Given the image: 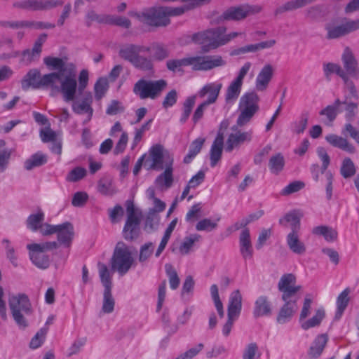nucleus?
Masks as SVG:
<instances>
[{"instance_id":"24","label":"nucleus","mask_w":359,"mask_h":359,"mask_svg":"<svg viewBox=\"0 0 359 359\" xmlns=\"http://www.w3.org/2000/svg\"><path fill=\"white\" fill-rule=\"evenodd\" d=\"M342 61L344 67L346 69V75L358 78L359 76V69L358 68V63L348 48H346L342 55Z\"/></svg>"},{"instance_id":"56","label":"nucleus","mask_w":359,"mask_h":359,"mask_svg":"<svg viewBox=\"0 0 359 359\" xmlns=\"http://www.w3.org/2000/svg\"><path fill=\"white\" fill-rule=\"evenodd\" d=\"M86 170L82 167H76L67 175L66 180L70 182H76L86 177Z\"/></svg>"},{"instance_id":"43","label":"nucleus","mask_w":359,"mask_h":359,"mask_svg":"<svg viewBox=\"0 0 359 359\" xmlns=\"http://www.w3.org/2000/svg\"><path fill=\"white\" fill-rule=\"evenodd\" d=\"M41 0H18L13 2V6L15 8L40 11Z\"/></svg>"},{"instance_id":"64","label":"nucleus","mask_w":359,"mask_h":359,"mask_svg":"<svg viewBox=\"0 0 359 359\" xmlns=\"http://www.w3.org/2000/svg\"><path fill=\"white\" fill-rule=\"evenodd\" d=\"M105 22L124 28H128L131 25L130 21L128 18L121 16H109Z\"/></svg>"},{"instance_id":"26","label":"nucleus","mask_w":359,"mask_h":359,"mask_svg":"<svg viewBox=\"0 0 359 359\" xmlns=\"http://www.w3.org/2000/svg\"><path fill=\"white\" fill-rule=\"evenodd\" d=\"M271 314V304L266 296L262 295L257 298L253 309L255 318L269 316Z\"/></svg>"},{"instance_id":"11","label":"nucleus","mask_w":359,"mask_h":359,"mask_svg":"<svg viewBox=\"0 0 359 359\" xmlns=\"http://www.w3.org/2000/svg\"><path fill=\"white\" fill-rule=\"evenodd\" d=\"M141 22L152 27H166L170 23L167 18L164 6L151 7L138 15Z\"/></svg>"},{"instance_id":"29","label":"nucleus","mask_w":359,"mask_h":359,"mask_svg":"<svg viewBox=\"0 0 359 359\" xmlns=\"http://www.w3.org/2000/svg\"><path fill=\"white\" fill-rule=\"evenodd\" d=\"M326 141L334 147L346 151L350 154L355 151V147L348 141L341 136L335 134H330L325 137Z\"/></svg>"},{"instance_id":"34","label":"nucleus","mask_w":359,"mask_h":359,"mask_svg":"<svg viewBox=\"0 0 359 359\" xmlns=\"http://www.w3.org/2000/svg\"><path fill=\"white\" fill-rule=\"evenodd\" d=\"M46 162L47 156L39 151L32 155L25 161L24 167L27 170H31L34 168L44 165Z\"/></svg>"},{"instance_id":"17","label":"nucleus","mask_w":359,"mask_h":359,"mask_svg":"<svg viewBox=\"0 0 359 359\" xmlns=\"http://www.w3.org/2000/svg\"><path fill=\"white\" fill-rule=\"evenodd\" d=\"M260 11L261 7L259 6L243 5L226 10L223 13V18L225 20H240L250 15L258 13Z\"/></svg>"},{"instance_id":"60","label":"nucleus","mask_w":359,"mask_h":359,"mask_svg":"<svg viewBox=\"0 0 359 359\" xmlns=\"http://www.w3.org/2000/svg\"><path fill=\"white\" fill-rule=\"evenodd\" d=\"M304 183L301 181H294L283 189L280 194L282 196L290 195L300 191L304 187Z\"/></svg>"},{"instance_id":"16","label":"nucleus","mask_w":359,"mask_h":359,"mask_svg":"<svg viewBox=\"0 0 359 359\" xmlns=\"http://www.w3.org/2000/svg\"><path fill=\"white\" fill-rule=\"evenodd\" d=\"M329 39H337L359 29V18L348 20L339 25H327L325 27Z\"/></svg>"},{"instance_id":"7","label":"nucleus","mask_w":359,"mask_h":359,"mask_svg":"<svg viewBox=\"0 0 359 359\" xmlns=\"http://www.w3.org/2000/svg\"><path fill=\"white\" fill-rule=\"evenodd\" d=\"M259 96L255 92H249L243 95L239 102L241 113L236 123L242 127L249 123L255 114L259 110Z\"/></svg>"},{"instance_id":"35","label":"nucleus","mask_w":359,"mask_h":359,"mask_svg":"<svg viewBox=\"0 0 359 359\" xmlns=\"http://www.w3.org/2000/svg\"><path fill=\"white\" fill-rule=\"evenodd\" d=\"M350 294L349 288H346L343 290L337 299V311L335 313V319H339L345 309H346L348 302L349 297L348 295Z\"/></svg>"},{"instance_id":"4","label":"nucleus","mask_w":359,"mask_h":359,"mask_svg":"<svg viewBox=\"0 0 359 359\" xmlns=\"http://www.w3.org/2000/svg\"><path fill=\"white\" fill-rule=\"evenodd\" d=\"M168 83L164 79H139L133 86V92L140 100H156L166 88Z\"/></svg>"},{"instance_id":"50","label":"nucleus","mask_w":359,"mask_h":359,"mask_svg":"<svg viewBox=\"0 0 359 359\" xmlns=\"http://www.w3.org/2000/svg\"><path fill=\"white\" fill-rule=\"evenodd\" d=\"M152 123V119L149 120L140 128H135L134 130V137L133 141L132 148L135 147L137 144L142 140L146 131L149 130Z\"/></svg>"},{"instance_id":"63","label":"nucleus","mask_w":359,"mask_h":359,"mask_svg":"<svg viewBox=\"0 0 359 359\" xmlns=\"http://www.w3.org/2000/svg\"><path fill=\"white\" fill-rule=\"evenodd\" d=\"M300 8L301 6L299 0H292L277 8L275 11V15H277L285 12L292 11Z\"/></svg>"},{"instance_id":"47","label":"nucleus","mask_w":359,"mask_h":359,"mask_svg":"<svg viewBox=\"0 0 359 359\" xmlns=\"http://www.w3.org/2000/svg\"><path fill=\"white\" fill-rule=\"evenodd\" d=\"M308 121V112L302 113L299 119L292 123V131L297 134L303 133L307 127Z\"/></svg>"},{"instance_id":"59","label":"nucleus","mask_w":359,"mask_h":359,"mask_svg":"<svg viewBox=\"0 0 359 359\" xmlns=\"http://www.w3.org/2000/svg\"><path fill=\"white\" fill-rule=\"evenodd\" d=\"M97 189L100 193L104 195H112L115 193L111 181L108 179H102L99 181Z\"/></svg>"},{"instance_id":"1","label":"nucleus","mask_w":359,"mask_h":359,"mask_svg":"<svg viewBox=\"0 0 359 359\" xmlns=\"http://www.w3.org/2000/svg\"><path fill=\"white\" fill-rule=\"evenodd\" d=\"M44 64L58 74L55 81V92L60 93L65 102H69L75 97L77 88V74L76 66L73 63H66L62 58L46 57L43 59Z\"/></svg>"},{"instance_id":"31","label":"nucleus","mask_w":359,"mask_h":359,"mask_svg":"<svg viewBox=\"0 0 359 359\" xmlns=\"http://www.w3.org/2000/svg\"><path fill=\"white\" fill-rule=\"evenodd\" d=\"M287 244L290 250L297 255H302L306 252L304 243L300 241L299 232H290L287 236Z\"/></svg>"},{"instance_id":"51","label":"nucleus","mask_w":359,"mask_h":359,"mask_svg":"<svg viewBox=\"0 0 359 359\" xmlns=\"http://www.w3.org/2000/svg\"><path fill=\"white\" fill-rule=\"evenodd\" d=\"M149 48L152 53V58L156 60H163L169 56V52L166 48L160 44L153 45Z\"/></svg>"},{"instance_id":"22","label":"nucleus","mask_w":359,"mask_h":359,"mask_svg":"<svg viewBox=\"0 0 359 359\" xmlns=\"http://www.w3.org/2000/svg\"><path fill=\"white\" fill-rule=\"evenodd\" d=\"M273 67L271 65H265L260 70L255 80V88L258 91H264L273 75Z\"/></svg>"},{"instance_id":"19","label":"nucleus","mask_w":359,"mask_h":359,"mask_svg":"<svg viewBox=\"0 0 359 359\" xmlns=\"http://www.w3.org/2000/svg\"><path fill=\"white\" fill-rule=\"evenodd\" d=\"M222 88V83L221 82L208 83L198 92V95L201 98L206 97L207 98L204 102L210 105L216 102Z\"/></svg>"},{"instance_id":"44","label":"nucleus","mask_w":359,"mask_h":359,"mask_svg":"<svg viewBox=\"0 0 359 359\" xmlns=\"http://www.w3.org/2000/svg\"><path fill=\"white\" fill-rule=\"evenodd\" d=\"M341 104V101L337 98L332 105L327 106L320 111V114L325 116L330 121H333L339 111V107Z\"/></svg>"},{"instance_id":"21","label":"nucleus","mask_w":359,"mask_h":359,"mask_svg":"<svg viewBox=\"0 0 359 359\" xmlns=\"http://www.w3.org/2000/svg\"><path fill=\"white\" fill-rule=\"evenodd\" d=\"M56 233L59 243L67 248L71 246L74 236V229L70 222L58 224Z\"/></svg>"},{"instance_id":"2","label":"nucleus","mask_w":359,"mask_h":359,"mask_svg":"<svg viewBox=\"0 0 359 359\" xmlns=\"http://www.w3.org/2000/svg\"><path fill=\"white\" fill-rule=\"evenodd\" d=\"M278 288L281 292L282 300L285 302L277 316V322L285 324L290 320L297 310V302L301 295L299 292L302 286L296 285V277L292 273H286L281 276Z\"/></svg>"},{"instance_id":"40","label":"nucleus","mask_w":359,"mask_h":359,"mask_svg":"<svg viewBox=\"0 0 359 359\" xmlns=\"http://www.w3.org/2000/svg\"><path fill=\"white\" fill-rule=\"evenodd\" d=\"M205 142V139L199 137L196 139L190 145L188 154L184 158L185 163H189L192 159L201 151Z\"/></svg>"},{"instance_id":"36","label":"nucleus","mask_w":359,"mask_h":359,"mask_svg":"<svg viewBox=\"0 0 359 359\" xmlns=\"http://www.w3.org/2000/svg\"><path fill=\"white\" fill-rule=\"evenodd\" d=\"M312 233L316 236H322L327 242H332L337 238V232L332 227L320 225L312 229Z\"/></svg>"},{"instance_id":"48","label":"nucleus","mask_w":359,"mask_h":359,"mask_svg":"<svg viewBox=\"0 0 359 359\" xmlns=\"http://www.w3.org/2000/svg\"><path fill=\"white\" fill-rule=\"evenodd\" d=\"M196 97V95L190 96L185 100L183 104V112L180 119L182 123H184L188 120L195 104Z\"/></svg>"},{"instance_id":"6","label":"nucleus","mask_w":359,"mask_h":359,"mask_svg":"<svg viewBox=\"0 0 359 359\" xmlns=\"http://www.w3.org/2000/svg\"><path fill=\"white\" fill-rule=\"evenodd\" d=\"M8 304L16 324L20 328L26 327L27 322L25 316L31 313V304L27 296L24 294L13 295L9 298Z\"/></svg>"},{"instance_id":"27","label":"nucleus","mask_w":359,"mask_h":359,"mask_svg":"<svg viewBox=\"0 0 359 359\" xmlns=\"http://www.w3.org/2000/svg\"><path fill=\"white\" fill-rule=\"evenodd\" d=\"M224 146V137L218 133L215 137L210 151V166L214 168L220 161Z\"/></svg>"},{"instance_id":"42","label":"nucleus","mask_w":359,"mask_h":359,"mask_svg":"<svg viewBox=\"0 0 359 359\" xmlns=\"http://www.w3.org/2000/svg\"><path fill=\"white\" fill-rule=\"evenodd\" d=\"M284 165L285 159L280 153L272 156L269 159V167L271 172L273 174L278 175L283 170Z\"/></svg>"},{"instance_id":"13","label":"nucleus","mask_w":359,"mask_h":359,"mask_svg":"<svg viewBox=\"0 0 359 359\" xmlns=\"http://www.w3.org/2000/svg\"><path fill=\"white\" fill-rule=\"evenodd\" d=\"M81 94L80 99H76V97L72 104V109L76 114L78 115H86V118L83 121V124L85 125L88 123L93 115V108L92 107L93 99L91 93L85 92ZM76 94L75 95V96Z\"/></svg>"},{"instance_id":"41","label":"nucleus","mask_w":359,"mask_h":359,"mask_svg":"<svg viewBox=\"0 0 359 359\" xmlns=\"http://www.w3.org/2000/svg\"><path fill=\"white\" fill-rule=\"evenodd\" d=\"M44 220V213L41 210H39L36 214L30 215L27 220V227L32 231H36L43 224Z\"/></svg>"},{"instance_id":"14","label":"nucleus","mask_w":359,"mask_h":359,"mask_svg":"<svg viewBox=\"0 0 359 359\" xmlns=\"http://www.w3.org/2000/svg\"><path fill=\"white\" fill-rule=\"evenodd\" d=\"M238 126L236 124L231 127L232 132L229 135L226 142L225 150L227 152H231L234 149H238L241 144L249 143L252 140V129L243 131L238 128Z\"/></svg>"},{"instance_id":"30","label":"nucleus","mask_w":359,"mask_h":359,"mask_svg":"<svg viewBox=\"0 0 359 359\" xmlns=\"http://www.w3.org/2000/svg\"><path fill=\"white\" fill-rule=\"evenodd\" d=\"M212 29H207L204 32L194 34L192 36V40L196 43L202 46V50L203 52H208L212 48Z\"/></svg>"},{"instance_id":"18","label":"nucleus","mask_w":359,"mask_h":359,"mask_svg":"<svg viewBox=\"0 0 359 359\" xmlns=\"http://www.w3.org/2000/svg\"><path fill=\"white\" fill-rule=\"evenodd\" d=\"M226 28L225 27H218L212 29V48H217L221 46L225 45L236 37L241 36L244 34L243 32H233L229 34H226Z\"/></svg>"},{"instance_id":"38","label":"nucleus","mask_w":359,"mask_h":359,"mask_svg":"<svg viewBox=\"0 0 359 359\" xmlns=\"http://www.w3.org/2000/svg\"><path fill=\"white\" fill-rule=\"evenodd\" d=\"M201 236L197 233H193L184 238V241L179 247V252L181 255H187L191 250L194 244L199 242Z\"/></svg>"},{"instance_id":"25","label":"nucleus","mask_w":359,"mask_h":359,"mask_svg":"<svg viewBox=\"0 0 359 359\" xmlns=\"http://www.w3.org/2000/svg\"><path fill=\"white\" fill-rule=\"evenodd\" d=\"M242 309V295L239 290L232 292L228 304V317L238 318Z\"/></svg>"},{"instance_id":"33","label":"nucleus","mask_w":359,"mask_h":359,"mask_svg":"<svg viewBox=\"0 0 359 359\" xmlns=\"http://www.w3.org/2000/svg\"><path fill=\"white\" fill-rule=\"evenodd\" d=\"M98 266V272L99 276L100 278V281L104 286V290H111L112 287V275L113 271H111L108 266L103 264L99 262L97 264Z\"/></svg>"},{"instance_id":"10","label":"nucleus","mask_w":359,"mask_h":359,"mask_svg":"<svg viewBox=\"0 0 359 359\" xmlns=\"http://www.w3.org/2000/svg\"><path fill=\"white\" fill-rule=\"evenodd\" d=\"M189 64L194 71L207 72L225 66L226 61L219 55H204L189 57Z\"/></svg>"},{"instance_id":"8","label":"nucleus","mask_w":359,"mask_h":359,"mask_svg":"<svg viewBox=\"0 0 359 359\" xmlns=\"http://www.w3.org/2000/svg\"><path fill=\"white\" fill-rule=\"evenodd\" d=\"M131 252L123 243H118L111 260L112 270L121 276L125 275L133 264Z\"/></svg>"},{"instance_id":"46","label":"nucleus","mask_w":359,"mask_h":359,"mask_svg":"<svg viewBox=\"0 0 359 359\" xmlns=\"http://www.w3.org/2000/svg\"><path fill=\"white\" fill-rule=\"evenodd\" d=\"M115 306V300L111 294V290H104L103 302L102 311L104 313H111L113 312Z\"/></svg>"},{"instance_id":"15","label":"nucleus","mask_w":359,"mask_h":359,"mask_svg":"<svg viewBox=\"0 0 359 359\" xmlns=\"http://www.w3.org/2000/svg\"><path fill=\"white\" fill-rule=\"evenodd\" d=\"M165 156L166 153L163 145H153L149 150V156L145 158L144 166L147 170H161L163 168V163Z\"/></svg>"},{"instance_id":"53","label":"nucleus","mask_w":359,"mask_h":359,"mask_svg":"<svg viewBox=\"0 0 359 359\" xmlns=\"http://www.w3.org/2000/svg\"><path fill=\"white\" fill-rule=\"evenodd\" d=\"M132 65L135 68H137L142 71H151L154 67L151 59L140 56V55L137 56V57L135 59V60Z\"/></svg>"},{"instance_id":"62","label":"nucleus","mask_w":359,"mask_h":359,"mask_svg":"<svg viewBox=\"0 0 359 359\" xmlns=\"http://www.w3.org/2000/svg\"><path fill=\"white\" fill-rule=\"evenodd\" d=\"M219 220V219H217V221L214 222L208 218L201 219L196 224V229L197 231H210L217 226V222Z\"/></svg>"},{"instance_id":"57","label":"nucleus","mask_w":359,"mask_h":359,"mask_svg":"<svg viewBox=\"0 0 359 359\" xmlns=\"http://www.w3.org/2000/svg\"><path fill=\"white\" fill-rule=\"evenodd\" d=\"M191 8L192 6L189 5H183L179 7L164 6L165 15L168 18L170 17L180 16Z\"/></svg>"},{"instance_id":"58","label":"nucleus","mask_w":359,"mask_h":359,"mask_svg":"<svg viewBox=\"0 0 359 359\" xmlns=\"http://www.w3.org/2000/svg\"><path fill=\"white\" fill-rule=\"evenodd\" d=\"M166 66L170 71H180L182 67L189 66V57L182 59L169 60L166 62Z\"/></svg>"},{"instance_id":"45","label":"nucleus","mask_w":359,"mask_h":359,"mask_svg":"<svg viewBox=\"0 0 359 359\" xmlns=\"http://www.w3.org/2000/svg\"><path fill=\"white\" fill-rule=\"evenodd\" d=\"M323 71L327 79H329L333 74H336L343 79H346V74L345 71L337 64L331 62L324 64Z\"/></svg>"},{"instance_id":"32","label":"nucleus","mask_w":359,"mask_h":359,"mask_svg":"<svg viewBox=\"0 0 359 359\" xmlns=\"http://www.w3.org/2000/svg\"><path fill=\"white\" fill-rule=\"evenodd\" d=\"M279 224L285 227L290 226L291 232H299L300 229V217L296 212H290L279 219Z\"/></svg>"},{"instance_id":"5","label":"nucleus","mask_w":359,"mask_h":359,"mask_svg":"<svg viewBox=\"0 0 359 359\" xmlns=\"http://www.w3.org/2000/svg\"><path fill=\"white\" fill-rule=\"evenodd\" d=\"M57 248L58 243L56 241L27 245L32 262L41 269H46L50 266V257L46 254V252L57 249Z\"/></svg>"},{"instance_id":"39","label":"nucleus","mask_w":359,"mask_h":359,"mask_svg":"<svg viewBox=\"0 0 359 359\" xmlns=\"http://www.w3.org/2000/svg\"><path fill=\"white\" fill-rule=\"evenodd\" d=\"M325 317V311L319 309L316 311L315 315L310 319L301 321V327L304 330L318 326Z\"/></svg>"},{"instance_id":"54","label":"nucleus","mask_w":359,"mask_h":359,"mask_svg":"<svg viewBox=\"0 0 359 359\" xmlns=\"http://www.w3.org/2000/svg\"><path fill=\"white\" fill-rule=\"evenodd\" d=\"M340 172L344 178H348L355 175V168L351 158H346L344 159Z\"/></svg>"},{"instance_id":"23","label":"nucleus","mask_w":359,"mask_h":359,"mask_svg":"<svg viewBox=\"0 0 359 359\" xmlns=\"http://www.w3.org/2000/svg\"><path fill=\"white\" fill-rule=\"evenodd\" d=\"M172 158L169 159L165 164L164 172L159 175L155 180L156 186L161 189H168L172 185Z\"/></svg>"},{"instance_id":"37","label":"nucleus","mask_w":359,"mask_h":359,"mask_svg":"<svg viewBox=\"0 0 359 359\" xmlns=\"http://www.w3.org/2000/svg\"><path fill=\"white\" fill-rule=\"evenodd\" d=\"M327 342V337L326 334H320L314 340L313 345L309 349V355L312 358L318 357L323 352Z\"/></svg>"},{"instance_id":"28","label":"nucleus","mask_w":359,"mask_h":359,"mask_svg":"<svg viewBox=\"0 0 359 359\" xmlns=\"http://www.w3.org/2000/svg\"><path fill=\"white\" fill-rule=\"evenodd\" d=\"M240 252L244 259H251L253 255V248L251 243L250 231L248 229H243L239 238Z\"/></svg>"},{"instance_id":"61","label":"nucleus","mask_w":359,"mask_h":359,"mask_svg":"<svg viewBox=\"0 0 359 359\" xmlns=\"http://www.w3.org/2000/svg\"><path fill=\"white\" fill-rule=\"evenodd\" d=\"M47 332L48 328H41L39 332H37L30 341V348L35 349L40 347L44 341Z\"/></svg>"},{"instance_id":"9","label":"nucleus","mask_w":359,"mask_h":359,"mask_svg":"<svg viewBox=\"0 0 359 359\" xmlns=\"http://www.w3.org/2000/svg\"><path fill=\"white\" fill-rule=\"evenodd\" d=\"M126 214L127 219L123 229V237L126 240H133L140 233L142 213L135 208L133 202L127 201Z\"/></svg>"},{"instance_id":"12","label":"nucleus","mask_w":359,"mask_h":359,"mask_svg":"<svg viewBox=\"0 0 359 359\" xmlns=\"http://www.w3.org/2000/svg\"><path fill=\"white\" fill-rule=\"evenodd\" d=\"M251 67L250 62H245L240 69L237 76L228 86L225 93V101L226 103H234L239 97L243 79Z\"/></svg>"},{"instance_id":"49","label":"nucleus","mask_w":359,"mask_h":359,"mask_svg":"<svg viewBox=\"0 0 359 359\" xmlns=\"http://www.w3.org/2000/svg\"><path fill=\"white\" fill-rule=\"evenodd\" d=\"M165 270L169 279L170 288L172 290L177 289L180 285V280L175 269L170 264H165Z\"/></svg>"},{"instance_id":"52","label":"nucleus","mask_w":359,"mask_h":359,"mask_svg":"<svg viewBox=\"0 0 359 359\" xmlns=\"http://www.w3.org/2000/svg\"><path fill=\"white\" fill-rule=\"evenodd\" d=\"M259 357L258 346L255 342L248 344L242 354V359H257Z\"/></svg>"},{"instance_id":"3","label":"nucleus","mask_w":359,"mask_h":359,"mask_svg":"<svg viewBox=\"0 0 359 359\" xmlns=\"http://www.w3.org/2000/svg\"><path fill=\"white\" fill-rule=\"evenodd\" d=\"M58 77V74H46L41 75L36 69H30L21 80V88L23 90H27L30 88L34 89L50 88L55 92V81Z\"/></svg>"},{"instance_id":"20","label":"nucleus","mask_w":359,"mask_h":359,"mask_svg":"<svg viewBox=\"0 0 359 359\" xmlns=\"http://www.w3.org/2000/svg\"><path fill=\"white\" fill-rule=\"evenodd\" d=\"M142 52H149V48L135 44H125L121 46L118 55L122 59L133 64Z\"/></svg>"},{"instance_id":"55","label":"nucleus","mask_w":359,"mask_h":359,"mask_svg":"<svg viewBox=\"0 0 359 359\" xmlns=\"http://www.w3.org/2000/svg\"><path fill=\"white\" fill-rule=\"evenodd\" d=\"M342 104L346 105V108H345L346 119L349 122L352 121L356 114L358 104L348 100L347 96H346V98L344 99V100L341 101V104Z\"/></svg>"}]
</instances>
